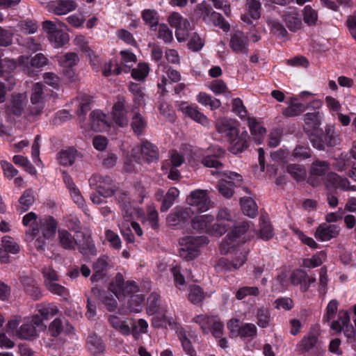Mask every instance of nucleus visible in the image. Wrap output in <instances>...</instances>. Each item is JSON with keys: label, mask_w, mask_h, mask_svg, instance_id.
<instances>
[{"label": "nucleus", "mask_w": 356, "mask_h": 356, "mask_svg": "<svg viewBox=\"0 0 356 356\" xmlns=\"http://www.w3.org/2000/svg\"><path fill=\"white\" fill-rule=\"evenodd\" d=\"M326 255L323 252H320L312 258L303 259L302 266L305 268H313L321 266L325 260Z\"/></svg>", "instance_id": "nucleus-54"}, {"label": "nucleus", "mask_w": 356, "mask_h": 356, "mask_svg": "<svg viewBox=\"0 0 356 356\" xmlns=\"http://www.w3.org/2000/svg\"><path fill=\"white\" fill-rule=\"evenodd\" d=\"M48 39L55 48H59L69 41V36L67 33L60 29L50 35H48Z\"/></svg>", "instance_id": "nucleus-42"}, {"label": "nucleus", "mask_w": 356, "mask_h": 356, "mask_svg": "<svg viewBox=\"0 0 356 356\" xmlns=\"http://www.w3.org/2000/svg\"><path fill=\"white\" fill-rule=\"evenodd\" d=\"M23 225L29 226L30 229L26 232L29 237H32L33 239L40 233L38 224L37 221V215L33 212H29L26 214L22 220Z\"/></svg>", "instance_id": "nucleus-32"}, {"label": "nucleus", "mask_w": 356, "mask_h": 356, "mask_svg": "<svg viewBox=\"0 0 356 356\" xmlns=\"http://www.w3.org/2000/svg\"><path fill=\"white\" fill-rule=\"evenodd\" d=\"M249 135L246 130L236 129V135L229 136L228 140L230 144L229 150L236 154L245 150L248 147Z\"/></svg>", "instance_id": "nucleus-15"}, {"label": "nucleus", "mask_w": 356, "mask_h": 356, "mask_svg": "<svg viewBox=\"0 0 356 356\" xmlns=\"http://www.w3.org/2000/svg\"><path fill=\"white\" fill-rule=\"evenodd\" d=\"M63 181L74 203L80 207H83L85 205V200L83 197L82 196L79 189L74 183L72 177L65 172H63Z\"/></svg>", "instance_id": "nucleus-27"}, {"label": "nucleus", "mask_w": 356, "mask_h": 356, "mask_svg": "<svg viewBox=\"0 0 356 356\" xmlns=\"http://www.w3.org/2000/svg\"><path fill=\"white\" fill-rule=\"evenodd\" d=\"M157 87L161 95L168 92L167 88L181 80L180 73L165 63H160L156 70Z\"/></svg>", "instance_id": "nucleus-2"}, {"label": "nucleus", "mask_w": 356, "mask_h": 356, "mask_svg": "<svg viewBox=\"0 0 356 356\" xmlns=\"http://www.w3.org/2000/svg\"><path fill=\"white\" fill-rule=\"evenodd\" d=\"M288 173L296 181L304 180L306 177V170L300 165L291 164L286 168Z\"/></svg>", "instance_id": "nucleus-58"}, {"label": "nucleus", "mask_w": 356, "mask_h": 356, "mask_svg": "<svg viewBox=\"0 0 356 356\" xmlns=\"http://www.w3.org/2000/svg\"><path fill=\"white\" fill-rule=\"evenodd\" d=\"M205 298L203 289L197 285H192L189 288L188 300L194 305L200 304Z\"/></svg>", "instance_id": "nucleus-52"}, {"label": "nucleus", "mask_w": 356, "mask_h": 356, "mask_svg": "<svg viewBox=\"0 0 356 356\" xmlns=\"http://www.w3.org/2000/svg\"><path fill=\"white\" fill-rule=\"evenodd\" d=\"M169 327L175 330V332L181 341L184 351L189 356H197L191 341L188 339L186 330L175 321L168 320Z\"/></svg>", "instance_id": "nucleus-16"}, {"label": "nucleus", "mask_w": 356, "mask_h": 356, "mask_svg": "<svg viewBox=\"0 0 356 356\" xmlns=\"http://www.w3.org/2000/svg\"><path fill=\"white\" fill-rule=\"evenodd\" d=\"M274 235L273 229L268 219L264 216L260 218V236L264 240H268Z\"/></svg>", "instance_id": "nucleus-56"}, {"label": "nucleus", "mask_w": 356, "mask_h": 356, "mask_svg": "<svg viewBox=\"0 0 356 356\" xmlns=\"http://www.w3.org/2000/svg\"><path fill=\"white\" fill-rule=\"evenodd\" d=\"M149 70L150 68L147 63H140L136 68L131 70V76L138 81L144 80L149 74Z\"/></svg>", "instance_id": "nucleus-55"}, {"label": "nucleus", "mask_w": 356, "mask_h": 356, "mask_svg": "<svg viewBox=\"0 0 356 356\" xmlns=\"http://www.w3.org/2000/svg\"><path fill=\"white\" fill-rule=\"evenodd\" d=\"M140 152L143 158L147 162L156 161L159 158L158 149L156 147L147 141L143 143Z\"/></svg>", "instance_id": "nucleus-39"}, {"label": "nucleus", "mask_w": 356, "mask_h": 356, "mask_svg": "<svg viewBox=\"0 0 356 356\" xmlns=\"http://www.w3.org/2000/svg\"><path fill=\"white\" fill-rule=\"evenodd\" d=\"M211 174L218 175L221 178L218 188L219 193L225 198H230L233 195L234 186L242 181L241 175L234 172L211 170Z\"/></svg>", "instance_id": "nucleus-6"}, {"label": "nucleus", "mask_w": 356, "mask_h": 356, "mask_svg": "<svg viewBox=\"0 0 356 356\" xmlns=\"http://www.w3.org/2000/svg\"><path fill=\"white\" fill-rule=\"evenodd\" d=\"M257 323L261 328H266L269 326L271 321L270 312L268 309L261 307L258 308L256 313Z\"/></svg>", "instance_id": "nucleus-53"}, {"label": "nucleus", "mask_w": 356, "mask_h": 356, "mask_svg": "<svg viewBox=\"0 0 356 356\" xmlns=\"http://www.w3.org/2000/svg\"><path fill=\"white\" fill-rule=\"evenodd\" d=\"M40 231L46 238L53 237L56 231L57 222L52 217L49 216L40 220Z\"/></svg>", "instance_id": "nucleus-31"}, {"label": "nucleus", "mask_w": 356, "mask_h": 356, "mask_svg": "<svg viewBox=\"0 0 356 356\" xmlns=\"http://www.w3.org/2000/svg\"><path fill=\"white\" fill-rule=\"evenodd\" d=\"M36 310L44 320L49 319L56 315L58 312V307L49 303H41L36 305Z\"/></svg>", "instance_id": "nucleus-40"}, {"label": "nucleus", "mask_w": 356, "mask_h": 356, "mask_svg": "<svg viewBox=\"0 0 356 356\" xmlns=\"http://www.w3.org/2000/svg\"><path fill=\"white\" fill-rule=\"evenodd\" d=\"M131 334L136 339L138 338L141 334L146 333L147 331L148 323L144 319H139L137 323L130 322Z\"/></svg>", "instance_id": "nucleus-59"}, {"label": "nucleus", "mask_w": 356, "mask_h": 356, "mask_svg": "<svg viewBox=\"0 0 356 356\" xmlns=\"http://www.w3.org/2000/svg\"><path fill=\"white\" fill-rule=\"evenodd\" d=\"M267 24L270 29V31L274 34L280 37H285L286 35L287 31L286 29L277 19L268 18L267 19Z\"/></svg>", "instance_id": "nucleus-63"}, {"label": "nucleus", "mask_w": 356, "mask_h": 356, "mask_svg": "<svg viewBox=\"0 0 356 356\" xmlns=\"http://www.w3.org/2000/svg\"><path fill=\"white\" fill-rule=\"evenodd\" d=\"M34 202V192L31 188H29L19 197L18 210L21 212H25L30 209Z\"/></svg>", "instance_id": "nucleus-38"}, {"label": "nucleus", "mask_w": 356, "mask_h": 356, "mask_svg": "<svg viewBox=\"0 0 356 356\" xmlns=\"http://www.w3.org/2000/svg\"><path fill=\"white\" fill-rule=\"evenodd\" d=\"M306 110V106L296 99H292L289 106L283 111V115L287 117L297 116Z\"/></svg>", "instance_id": "nucleus-50"}, {"label": "nucleus", "mask_w": 356, "mask_h": 356, "mask_svg": "<svg viewBox=\"0 0 356 356\" xmlns=\"http://www.w3.org/2000/svg\"><path fill=\"white\" fill-rule=\"evenodd\" d=\"M87 345L90 351L94 354L102 353L105 349L102 339L95 334L88 337Z\"/></svg>", "instance_id": "nucleus-41"}, {"label": "nucleus", "mask_w": 356, "mask_h": 356, "mask_svg": "<svg viewBox=\"0 0 356 356\" xmlns=\"http://www.w3.org/2000/svg\"><path fill=\"white\" fill-rule=\"evenodd\" d=\"M90 186L96 189L97 192L106 197L114 193V186L110 177L93 175L89 179Z\"/></svg>", "instance_id": "nucleus-11"}, {"label": "nucleus", "mask_w": 356, "mask_h": 356, "mask_svg": "<svg viewBox=\"0 0 356 356\" xmlns=\"http://www.w3.org/2000/svg\"><path fill=\"white\" fill-rule=\"evenodd\" d=\"M179 195V191L177 188L171 187L170 188H169L163 200L160 209L161 211H167L173 205L176 198L178 197Z\"/></svg>", "instance_id": "nucleus-43"}, {"label": "nucleus", "mask_w": 356, "mask_h": 356, "mask_svg": "<svg viewBox=\"0 0 356 356\" xmlns=\"http://www.w3.org/2000/svg\"><path fill=\"white\" fill-rule=\"evenodd\" d=\"M193 214L191 207H177L167 217L169 226L182 227Z\"/></svg>", "instance_id": "nucleus-13"}, {"label": "nucleus", "mask_w": 356, "mask_h": 356, "mask_svg": "<svg viewBox=\"0 0 356 356\" xmlns=\"http://www.w3.org/2000/svg\"><path fill=\"white\" fill-rule=\"evenodd\" d=\"M284 20L290 31H296L301 27V20L296 12L286 14Z\"/></svg>", "instance_id": "nucleus-60"}, {"label": "nucleus", "mask_w": 356, "mask_h": 356, "mask_svg": "<svg viewBox=\"0 0 356 356\" xmlns=\"http://www.w3.org/2000/svg\"><path fill=\"white\" fill-rule=\"evenodd\" d=\"M179 110L186 115L194 121L202 124L209 126V121L206 115L201 113L196 105H188L186 102H181L179 104Z\"/></svg>", "instance_id": "nucleus-17"}, {"label": "nucleus", "mask_w": 356, "mask_h": 356, "mask_svg": "<svg viewBox=\"0 0 356 356\" xmlns=\"http://www.w3.org/2000/svg\"><path fill=\"white\" fill-rule=\"evenodd\" d=\"M197 16L202 17L206 23H212L219 26L224 31L227 32L230 29L229 23L225 20L222 16L214 11L211 6L206 1L198 4L195 10Z\"/></svg>", "instance_id": "nucleus-5"}, {"label": "nucleus", "mask_w": 356, "mask_h": 356, "mask_svg": "<svg viewBox=\"0 0 356 356\" xmlns=\"http://www.w3.org/2000/svg\"><path fill=\"white\" fill-rule=\"evenodd\" d=\"M229 47L235 53L247 55L248 53V38L243 31H232L229 40Z\"/></svg>", "instance_id": "nucleus-14"}, {"label": "nucleus", "mask_w": 356, "mask_h": 356, "mask_svg": "<svg viewBox=\"0 0 356 356\" xmlns=\"http://www.w3.org/2000/svg\"><path fill=\"white\" fill-rule=\"evenodd\" d=\"M90 125L95 131H103L108 129L109 124L106 115L99 110L92 111L90 115Z\"/></svg>", "instance_id": "nucleus-28"}, {"label": "nucleus", "mask_w": 356, "mask_h": 356, "mask_svg": "<svg viewBox=\"0 0 356 356\" xmlns=\"http://www.w3.org/2000/svg\"><path fill=\"white\" fill-rule=\"evenodd\" d=\"M216 317L209 316L206 314H200L193 318V321L198 324L204 333L208 334L211 332L213 322Z\"/></svg>", "instance_id": "nucleus-44"}, {"label": "nucleus", "mask_w": 356, "mask_h": 356, "mask_svg": "<svg viewBox=\"0 0 356 356\" xmlns=\"http://www.w3.org/2000/svg\"><path fill=\"white\" fill-rule=\"evenodd\" d=\"M15 164L21 166L31 175H35L37 171L34 166L31 164L27 157L22 155H15L13 158Z\"/></svg>", "instance_id": "nucleus-57"}, {"label": "nucleus", "mask_w": 356, "mask_h": 356, "mask_svg": "<svg viewBox=\"0 0 356 356\" xmlns=\"http://www.w3.org/2000/svg\"><path fill=\"white\" fill-rule=\"evenodd\" d=\"M108 268L109 260L106 256L104 255L97 259L92 265L94 273L91 276V281L95 282L102 279L106 275Z\"/></svg>", "instance_id": "nucleus-24"}, {"label": "nucleus", "mask_w": 356, "mask_h": 356, "mask_svg": "<svg viewBox=\"0 0 356 356\" xmlns=\"http://www.w3.org/2000/svg\"><path fill=\"white\" fill-rule=\"evenodd\" d=\"M213 149V156H207L202 159V164L207 168H214L216 170L215 171H218V169L222 167V163L216 157L220 156L223 154L224 151L220 147H212Z\"/></svg>", "instance_id": "nucleus-37"}, {"label": "nucleus", "mask_w": 356, "mask_h": 356, "mask_svg": "<svg viewBox=\"0 0 356 356\" xmlns=\"http://www.w3.org/2000/svg\"><path fill=\"white\" fill-rule=\"evenodd\" d=\"M323 113L321 112L307 113L304 115L305 124L313 129H317L321 124Z\"/></svg>", "instance_id": "nucleus-48"}, {"label": "nucleus", "mask_w": 356, "mask_h": 356, "mask_svg": "<svg viewBox=\"0 0 356 356\" xmlns=\"http://www.w3.org/2000/svg\"><path fill=\"white\" fill-rule=\"evenodd\" d=\"M246 8L252 19H258L261 17V5L259 1L247 0Z\"/></svg>", "instance_id": "nucleus-64"}, {"label": "nucleus", "mask_w": 356, "mask_h": 356, "mask_svg": "<svg viewBox=\"0 0 356 356\" xmlns=\"http://www.w3.org/2000/svg\"><path fill=\"white\" fill-rule=\"evenodd\" d=\"M214 217L209 214L195 216L192 219L191 225L193 229L210 235L220 236L227 230V224L213 223Z\"/></svg>", "instance_id": "nucleus-1"}, {"label": "nucleus", "mask_w": 356, "mask_h": 356, "mask_svg": "<svg viewBox=\"0 0 356 356\" xmlns=\"http://www.w3.org/2000/svg\"><path fill=\"white\" fill-rule=\"evenodd\" d=\"M248 126L254 140L260 144L265 136L266 129L254 118H249Z\"/></svg>", "instance_id": "nucleus-34"}, {"label": "nucleus", "mask_w": 356, "mask_h": 356, "mask_svg": "<svg viewBox=\"0 0 356 356\" xmlns=\"http://www.w3.org/2000/svg\"><path fill=\"white\" fill-rule=\"evenodd\" d=\"M241 205L243 212L248 216L253 218L257 215V206L253 199L250 197L241 198Z\"/></svg>", "instance_id": "nucleus-45"}, {"label": "nucleus", "mask_w": 356, "mask_h": 356, "mask_svg": "<svg viewBox=\"0 0 356 356\" xmlns=\"http://www.w3.org/2000/svg\"><path fill=\"white\" fill-rule=\"evenodd\" d=\"M43 85L40 83H36L33 85L31 102L32 104L31 113L33 115H39L44 107L43 97Z\"/></svg>", "instance_id": "nucleus-18"}, {"label": "nucleus", "mask_w": 356, "mask_h": 356, "mask_svg": "<svg viewBox=\"0 0 356 356\" xmlns=\"http://www.w3.org/2000/svg\"><path fill=\"white\" fill-rule=\"evenodd\" d=\"M124 107L125 101L124 99H119L113 106V120L117 125L121 127L127 126L129 123L127 111Z\"/></svg>", "instance_id": "nucleus-19"}, {"label": "nucleus", "mask_w": 356, "mask_h": 356, "mask_svg": "<svg viewBox=\"0 0 356 356\" xmlns=\"http://www.w3.org/2000/svg\"><path fill=\"white\" fill-rule=\"evenodd\" d=\"M58 238L60 246L65 250H74L78 245L74 237L65 229L58 230Z\"/></svg>", "instance_id": "nucleus-33"}, {"label": "nucleus", "mask_w": 356, "mask_h": 356, "mask_svg": "<svg viewBox=\"0 0 356 356\" xmlns=\"http://www.w3.org/2000/svg\"><path fill=\"white\" fill-rule=\"evenodd\" d=\"M209 88L216 95H224L227 97H231V92L227 84L221 79L212 81L209 85Z\"/></svg>", "instance_id": "nucleus-46"}, {"label": "nucleus", "mask_w": 356, "mask_h": 356, "mask_svg": "<svg viewBox=\"0 0 356 356\" xmlns=\"http://www.w3.org/2000/svg\"><path fill=\"white\" fill-rule=\"evenodd\" d=\"M118 200L120 204L123 217L129 219L139 218L143 221L145 220V212L138 207L135 205L134 202L131 201L130 198L125 193H120Z\"/></svg>", "instance_id": "nucleus-9"}, {"label": "nucleus", "mask_w": 356, "mask_h": 356, "mask_svg": "<svg viewBox=\"0 0 356 356\" xmlns=\"http://www.w3.org/2000/svg\"><path fill=\"white\" fill-rule=\"evenodd\" d=\"M120 54L122 57L121 64L124 65L122 72L127 73L133 65L136 63V56L129 50L121 51Z\"/></svg>", "instance_id": "nucleus-49"}, {"label": "nucleus", "mask_w": 356, "mask_h": 356, "mask_svg": "<svg viewBox=\"0 0 356 356\" xmlns=\"http://www.w3.org/2000/svg\"><path fill=\"white\" fill-rule=\"evenodd\" d=\"M111 326L124 336L131 334L130 323L116 315H110L108 318Z\"/></svg>", "instance_id": "nucleus-29"}, {"label": "nucleus", "mask_w": 356, "mask_h": 356, "mask_svg": "<svg viewBox=\"0 0 356 356\" xmlns=\"http://www.w3.org/2000/svg\"><path fill=\"white\" fill-rule=\"evenodd\" d=\"M17 336L22 339H33L38 336L35 325L26 318L24 323L17 332Z\"/></svg>", "instance_id": "nucleus-36"}, {"label": "nucleus", "mask_w": 356, "mask_h": 356, "mask_svg": "<svg viewBox=\"0 0 356 356\" xmlns=\"http://www.w3.org/2000/svg\"><path fill=\"white\" fill-rule=\"evenodd\" d=\"M313 146L319 149L323 150L326 147L335 146L338 143V135L334 127L329 126L325 128V133L319 137L316 136L312 139Z\"/></svg>", "instance_id": "nucleus-12"}, {"label": "nucleus", "mask_w": 356, "mask_h": 356, "mask_svg": "<svg viewBox=\"0 0 356 356\" xmlns=\"http://www.w3.org/2000/svg\"><path fill=\"white\" fill-rule=\"evenodd\" d=\"M330 164L327 161L316 160L311 165L310 173L313 175L321 176L329 170Z\"/></svg>", "instance_id": "nucleus-61"}, {"label": "nucleus", "mask_w": 356, "mask_h": 356, "mask_svg": "<svg viewBox=\"0 0 356 356\" xmlns=\"http://www.w3.org/2000/svg\"><path fill=\"white\" fill-rule=\"evenodd\" d=\"M48 59L41 53L37 54L31 59L28 56H22L19 57L18 61L21 65H26L30 63L32 67L40 68L47 64Z\"/></svg>", "instance_id": "nucleus-35"}, {"label": "nucleus", "mask_w": 356, "mask_h": 356, "mask_svg": "<svg viewBox=\"0 0 356 356\" xmlns=\"http://www.w3.org/2000/svg\"><path fill=\"white\" fill-rule=\"evenodd\" d=\"M109 290L118 299H120L126 296L136 293L138 291V288L134 281L124 282L123 275L121 273H118L114 280L111 282Z\"/></svg>", "instance_id": "nucleus-7"}, {"label": "nucleus", "mask_w": 356, "mask_h": 356, "mask_svg": "<svg viewBox=\"0 0 356 356\" xmlns=\"http://www.w3.org/2000/svg\"><path fill=\"white\" fill-rule=\"evenodd\" d=\"M327 187L341 188L343 191H355L356 187L351 186L350 181L346 178L341 177L335 172H330L326 177Z\"/></svg>", "instance_id": "nucleus-23"}, {"label": "nucleus", "mask_w": 356, "mask_h": 356, "mask_svg": "<svg viewBox=\"0 0 356 356\" xmlns=\"http://www.w3.org/2000/svg\"><path fill=\"white\" fill-rule=\"evenodd\" d=\"M27 104V97L24 94L13 95L8 109L15 115H20Z\"/></svg>", "instance_id": "nucleus-30"}, {"label": "nucleus", "mask_w": 356, "mask_h": 356, "mask_svg": "<svg viewBox=\"0 0 356 356\" xmlns=\"http://www.w3.org/2000/svg\"><path fill=\"white\" fill-rule=\"evenodd\" d=\"M248 251L244 248H239L234 250V258L231 264L224 259H220L218 265L224 267L227 270H236L241 267L247 260Z\"/></svg>", "instance_id": "nucleus-20"}, {"label": "nucleus", "mask_w": 356, "mask_h": 356, "mask_svg": "<svg viewBox=\"0 0 356 356\" xmlns=\"http://www.w3.org/2000/svg\"><path fill=\"white\" fill-rule=\"evenodd\" d=\"M208 243L206 236H186L179 240L181 248L179 250L180 257L186 260H192L199 254V248Z\"/></svg>", "instance_id": "nucleus-4"}, {"label": "nucleus", "mask_w": 356, "mask_h": 356, "mask_svg": "<svg viewBox=\"0 0 356 356\" xmlns=\"http://www.w3.org/2000/svg\"><path fill=\"white\" fill-rule=\"evenodd\" d=\"M75 0H56L49 4V11L57 15H65L77 8Z\"/></svg>", "instance_id": "nucleus-21"}, {"label": "nucleus", "mask_w": 356, "mask_h": 356, "mask_svg": "<svg viewBox=\"0 0 356 356\" xmlns=\"http://www.w3.org/2000/svg\"><path fill=\"white\" fill-rule=\"evenodd\" d=\"M209 190L196 189L191 192L187 197L188 204L195 207L199 211L204 212L211 207Z\"/></svg>", "instance_id": "nucleus-10"}, {"label": "nucleus", "mask_w": 356, "mask_h": 356, "mask_svg": "<svg viewBox=\"0 0 356 356\" xmlns=\"http://www.w3.org/2000/svg\"><path fill=\"white\" fill-rule=\"evenodd\" d=\"M76 156V150L71 148L63 150L58 154L59 163L63 165H71L74 163Z\"/></svg>", "instance_id": "nucleus-51"}, {"label": "nucleus", "mask_w": 356, "mask_h": 356, "mask_svg": "<svg viewBox=\"0 0 356 356\" xmlns=\"http://www.w3.org/2000/svg\"><path fill=\"white\" fill-rule=\"evenodd\" d=\"M250 225L248 222L243 223L241 225L236 226L234 229L229 232L220 245V250L222 254H226L234 250V248L243 243L246 238L244 234L248 230Z\"/></svg>", "instance_id": "nucleus-3"}, {"label": "nucleus", "mask_w": 356, "mask_h": 356, "mask_svg": "<svg viewBox=\"0 0 356 356\" xmlns=\"http://www.w3.org/2000/svg\"><path fill=\"white\" fill-rule=\"evenodd\" d=\"M79 60V58L76 54L70 52L60 58L59 63L64 68H70L76 65Z\"/></svg>", "instance_id": "nucleus-62"}, {"label": "nucleus", "mask_w": 356, "mask_h": 356, "mask_svg": "<svg viewBox=\"0 0 356 356\" xmlns=\"http://www.w3.org/2000/svg\"><path fill=\"white\" fill-rule=\"evenodd\" d=\"M339 231L340 229L338 226L324 222L318 227L314 236L319 241H327L336 238L339 235Z\"/></svg>", "instance_id": "nucleus-22"}, {"label": "nucleus", "mask_w": 356, "mask_h": 356, "mask_svg": "<svg viewBox=\"0 0 356 356\" xmlns=\"http://www.w3.org/2000/svg\"><path fill=\"white\" fill-rule=\"evenodd\" d=\"M197 101L203 106H209L211 110L217 109L221 106V102L218 99L205 92H200L197 96Z\"/></svg>", "instance_id": "nucleus-47"}, {"label": "nucleus", "mask_w": 356, "mask_h": 356, "mask_svg": "<svg viewBox=\"0 0 356 356\" xmlns=\"http://www.w3.org/2000/svg\"><path fill=\"white\" fill-rule=\"evenodd\" d=\"M170 24L176 29L175 36L179 42L185 41L191 30L190 22L178 13H172L168 17Z\"/></svg>", "instance_id": "nucleus-8"}, {"label": "nucleus", "mask_w": 356, "mask_h": 356, "mask_svg": "<svg viewBox=\"0 0 356 356\" xmlns=\"http://www.w3.org/2000/svg\"><path fill=\"white\" fill-rule=\"evenodd\" d=\"M216 128L218 133L225 134L228 138L229 136L236 135L238 126L236 121L226 118H218L216 122Z\"/></svg>", "instance_id": "nucleus-25"}, {"label": "nucleus", "mask_w": 356, "mask_h": 356, "mask_svg": "<svg viewBox=\"0 0 356 356\" xmlns=\"http://www.w3.org/2000/svg\"><path fill=\"white\" fill-rule=\"evenodd\" d=\"M318 339L314 334H308L304 337L298 343L296 350L300 353H315L318 349Z\"/></svg>", "instance_id": "nucleus-26"}]
</instances>
